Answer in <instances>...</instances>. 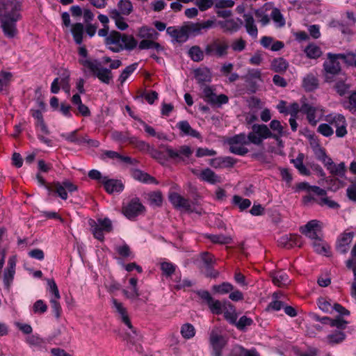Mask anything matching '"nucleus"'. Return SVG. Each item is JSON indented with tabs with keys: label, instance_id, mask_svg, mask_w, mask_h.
Masks as SVG:
<instances>
[{
	"label": "nucleus",
	"instance_id": "34",
	"mask_svg": "<svg viewBox=\"0 0 356 356\" xmlns=\"http://www.w3.org/2000/svg\"><path fill=\"white\" fill-rule=\"evenodd\" d=\"M289 67V63L282 57L274 58L270 63V69L275 72H284Z\"/></svg>",
	"mask_w": 356,
	"mask_h": 356
},
{
	"label": "nucleus",
	"instance_id": "53",
	"mask_svg": "<svg viewBox=\"0 0 356 356\" xmlns=\"http://www.w3.org/2000/svg\"><path fill=\"white\" fill-rule=\"evenodd\" d=\"M339 60H342L348 66H355L356 54L352 51L345 54H337Z\"/></svg>",
	"mask_w": 356,
	"mask_h": 356
},
{
	"label": "nucleus",
	"instance_id": "10",
	"mask_svg": "<svg viewBox=\"0 0 356 356\" xmlns=\"http://www.w3.org/2000/svg\"><path fill=\"white\" fill-rule=\"evenodd\" d=\"M325 121L332 127L335 128L336 136L343 138L347 134V126L346 118L340 113H330L325 116Z\"/></svg>",
	"mask_w": 356,
	"mask_h": 356
},
{
	"label": "nucleus",
	"instance_id": "62",
	"mask_svg": "<svg viewBox=\"0 0 356 356\" xmlns=\"http://www.w3.org/2000/svg\"><path fill=\"white\" fill-rule=\"evenodd\" d=\"M330 172L333 175L339 177H343L346 172V166L343 162L339 164L334 163L331 167L329 168Z\"/></svg>",
	"mask_w": 356,
	"mask_h": 356
},
{
	"label": "nucleus",
	"instance_id": "30",
	"mask_svg": "<svg viewBox=\"0 0 356 356\" xmlns=\"http://www.w3.org/2000/svg\"><path fill=\"white\" fill-rule=\"evenodd\" d=\"M132 177L139 181L145 183V184H157L158 181L156 179L149 174L144 172L140 170H134L132 171Z\"/></svg>",
	"mask_w": 356,
	"mask_h": 356
},
{
	"label": "nucleus",
	"instance_id": "54",
	"mask_svg": "<svg viewBox=\"0 0 356 356\" xmlns=\"http://www.w3.org/2000/svg\"><path fill=\"white\" fill-rule=\"evenodd\" d=\"M346 338L344 332L337 331L327 337V343L331 345L341 343Z\"/></svg>",
	"mask_w": 356,
	"mask_h": 356
},
{
	"label": "nucleus",
	"instance_id": "35",
	"mask_svg": "<svg viewBox=\"0 0 356 356\" xmlns=\"http://www.w3.org/2000/svg\"><path fill=\"white\" fill-rule=\"evenodd\" d=\"M243 18L247 32L251 36L256 38L258 34V30L257 26L254 24V19L253 17L250 14H245L243 15Z\"/></svg>",
	"mask_w": 356,
	"mask_h": 356
},
{
	"label": "nucleus",
	"instance_id": "17",
	"mask_svg": "<svg viewBox=\"0 0 356 356\" xmlns=\"http://www.w3.org/2000/svg\"><path fill=\"white\" fill-rule=\"evenodd\" d=\"M243 79L253 92L257 90L258 83L263 82L261 72L259 69H248L246 74L243 76Z\"/></svg>",
	"mask_w": 356,
	"mask_h": 356
},
{
	"label": "nucleus",
	"instance_id": "63",
	"mask_svg": "<svg viewBox=\"0 0 356 356\" xmlns=\"http://www.w3.org/2000/svg\"><path fill=\"white\" fill-rule=\"evenodd\" d=\"M253 321L252 318L247 317L246 316H243L238 321L236 320V323L233 325H234L239 330H244L246 327L251 325Z\"/></svg>",
	"mask_w": 356,
	"mask_h": 356
},
{
	"label": "nucleus",
	"instance_id": "23",
	"mask_svg": "<svg viewBox=\"0 0 356 356\" xmlns=\"http://www.w3.org/2000/svg\"><path fill=\"white\" fill-rule=\"evenodd\" d=\"M300 111L303 113L306 114L307 119L311 125L315 126L317 124L319 120V118L317 115V108L314 107L309 104H303L300 108Z\"/></svg>",
	"mask_w": 356,
	"mask_h": 356
},
{
	"label": "nucleus",
	"instance_id": "39",
	"mask_svg": "<svg viewBox=\"0 0 356 356\" xmlns=\"http://www.w3.org/2000/svg\"><path fill=\"white\" fill-rule=\"evenodd\" d=\"M188 54L194 62H200L203 60L205 52L200 46L194 45L189 49Z\"/></svg>",
	"mask_w": 356,
	"mask_h": 356
},
{
	"label": "nucleus",
	"instance_id": "27",
	"mask_svg": "<svg viewBox=\"0 0 356 356\" xmlns=\"http://www.w3.org/2000/svg\"><path fill=\"white\" fill-rule=\"evenodd\" d=\"M200 179L211 184L221 182V178L217 175L212 170L207 168L200 171Z\"/></svg>",
	"mask_w": 356,
	"mask_h": 356
},
{
	"label": "nucleus",
	"instance_id": "43",
	"mask_svg": "<svg viewBox=\"0 0 356 356\" xmlns=\"http://www.w3.org/2000/svg\"><path fill=\"white\" fill-rule=\"evenodd\" d=\"M312 245L314 251L318 254L327 255L330 250L329 245L323 241L322 237L314 241H312Z\"/></svg>",
	"mask_w": 356,
	"mask_h": 356
},
{
	"label": "nucleus",
	"instance_id": "32",
	"mask_svg": "<svg viewBox=\"0 0 356 356\" xmlns=\"http://www.w3.org/2000/svg\"><path fill=\"white\" fill-rule=\"evenodd\" d=\"M109 15L111 18L115 21V25L118 29L124 31L128 28V24L124 21V18L120 15V13L118 10H111Z\"/></svg>",
	"mask_w": 356,
	"mask_h": 356
},
{
	"label": "nucleus",
	"instance_id": "56",
	"mask_svg": "<svg viewBox=\"0 0 356 356\" xmlns=\"http://www.w3.org/2000/svg\"><path fill=\"white\" fill-rule=\"evenodd\" d=\"M181 334L184 339H189L195 334L194 326L191 323H185L181 327Z\"/></svg>",
	"mask_w": 356,
	"mask_h": 356
},
{
	"label": "nucleus",
	"instance_id": "64",
	"mask_svg": "<svg viewBox=\"0 0 356 356\" xmlns=\"http://www.w3.org/2000/svg\"><path fill=\"white\" fill-rule=\"evenodd\" d=\"M317 131L325 137H330L334 134V130L328 122L319 124Z\"/></svg>",
	"mask_w": 356,
	"mask_h": 356
},
{
	"label": "nucleus",
	"instance_id": "20",
	"mask_svg": "<svg viewBox=\"0 0 356 356\" xmlns=\"http://www.w3.org/2000/svg\"><path fill=\"white\" fill-rule=\"evenodd\" d=\"M16 261L15 256H12L8 259V267L5 269L3 273V283L7 289H9L14 279Z\"/></svg>",
	"mask_w": 356,
	"mask_h": 356
},
{
	"label": "nucleus",
	"instance_id": "19",
	"mask_svg": "<svg viewBox=\"0 0 356 356\" xmlns=\"http://www.w3.org/2000/svg\"><path fill=\"white\" fill-rule=\"evenodd\" d=\"M167 33L172 38V41L178 43H183L188 40V35L184 24L180 28L169 26L166 29Z\"/></svg>",
	"mask_w": 356,
	"mask_h": 356
},
{
	"label": "nucleus",
	"instance_id": "36",
	"mask_svg": "<svg viewBox=\"0 0 356 356\" xmlns=\"http://www.w3.org/2000/svg\"><path fill=\"white\" fill-rule=\"evenodd\" d=\"M71 32L74 42L77 44H81L83 42V35L84 26L81 23H75L72 26Z\"/></svg>",
	"mask_w": 356,
	"mask_h": 356
},
{
	"label": "nucleus",
	"instance_id": "25",
	"mask_svg": "<svg viewBox=\"0 0 356 356\" xmlns=\"http://www.w3.org/2000/svg\"><path fill=\"white\" fill-rule=\"evenodd\" d=\"M102 184H104L106 191L109 194L120 193L124 189L123 184L117 179H108L106 177H104Z\"/></svg>",
	"mask_w": 356,
	"mask_h": 356
},
{
	"label": "nucleus",
	"instance_id": "42",
	"mask_svg": "<svg viewBox=\"0 0 356 356\" xmlns=\"http://www.w3.org/2000/svg\"><path fill=\"white\" fill-rule=\"evenodd\" d=\"M231 356H259V355L254 349L247 350L237 346L232 349Z\"/></svg>",
	"mask_w": 356,
	"mask_h": 356
},
{
	"label": "nucleus",
	"instance_id": "15",
	"mask_svg": "<svg viewBox=\"0 0 356 356\" xmlns=\"http://www.w3.org/2000/svg\"><path fill=\"white\" fill-rule=\"evenodd\" d=\"M300 232L313 241L322 237L321 227L318 220L309 221L304 227H300Z\"/></svg>",
	"mask_w": 356,
	"mask_h": 356
},
{
	"label": "nucleus",
	"instance_id": "24",
	"mask_svg": "<svg viewBox=\"0 0 356 356\" xmlns=\"http://www.w3.org/2000/svg\"><path fill=\"white\" fill-rule=\"evenodd\" d=\"M112 302L116 311L120 315L122 321L132 331L133 334H136V330L134 329L130 319L128 316L127 309L121 302H119L116 299H113Z\"/></svg>",
	"mask_w": 356,
	"mask_h": 356
},
{
	"label": "nucleus",
	"instance_id": "26",
	"mask_svg": "<svg viewBox=\"0 0 356 356\" xmlns=\"http://www.w3.org/2000/svg\"><path fill=\"white\" fill-rule=\"evenodd\" d=\"M273 282L279 287H284L291 282L288 275L283 270H280L272 274Z\"/></svg>",
	"mask_w": 356,
	"mask_h": 356
},
{
	"label": "nucleus",
	"instance_id": "57",
	"mask_svg": "<svg viewBox=\"0 0 356 356\" xmlns=\"http://www.w3.org/2000/svg\"><path fill=\"white\" fill-rule=\"evenodd\" d=\"M148 201L152 206L160 207L163 202L161 193L160 191H154L149 193Z\"/></svg>",
	"mask_w": 356,
	"mask_h": 356
},
{
	"label": "nucleus",
	"instance_id": "6",
	"mask_svg": "<svg viewBox=\"0 0 356 356\" xmlns=\"http://www.w3.org/2000/svg\"><path fill=\"white\" fill-rule=\"evenodd\" d=\"M229 44L225 40L215 38L207 44L204 48L207 56L225 58L228 54Z\"/></svg>",
	"mask_w": 356,
	"mask_h": 356
},
{
	"label": "nucleus",
	"instance_id": "31",
	"mask_svg": "<svg viewBox=\"0 0 356 356\" xmlns=\"http://www.w3.org/2000/svg\"><path fill=\"white\" fill-rule=\"evenodd\" d=\"M271 7L270 3H266L263 8L255 10L254 15L259 19V22L263 26L268 25L270 23V17L266 12Z\"/></svg>",
	"mask_w": 356,
	"mask_h": 356
},
{
	"label": "nucleus",
	"instance_id": "9",
	"mask_svg": "<svg viewBox=\"0 0 356 356\" xmlns=\"http://www.w3.org/2000/svg\"><path fill=\"white\" fill-rule=\"evenodd\" d=\"M46 188L49 195L56 194L63 200H67V192L72 193L77 190V186L70 181L54 182L52 185H47Z\"/></svg>",
	"mask_w": 356,
	"mask_h": 356
},
{
	"label": "nucleus",
	"instance_id": "47",
	"mask_svg": "<svg viewBox=\"0 0 356 356\" xmlns=\"http://www.w3.org/2000/svg\"><path fill=\"white\" fill-rule=\"evenodd\" d=\"M270 17L277 27L284 26L286 24L285 19L278 8H273Z\"/></svg>",
	"mask_w": 356,
	"mask_h": 356
},
{
	"label": "nucleus",
	"instance_id": "45",
	"mask_svg": "<svg viewBox=\"0 0 356 356\" xmlns=\"http://www.w3.org/2000/svg\"><path fill=\"white\" fill-rule=\"evenodd\" d=\"M103 156L111 159H117L122 162L132 163V159L131 157L122 156L115 151L106 150L104 152Z\"/></svg>",
	"mask_w": 356,
	"mask_h": 356
},
{
	"label": "nucleus",
	"instance_id": "14",
	"mask_svg": "<svg viewBox=\"0 0 356 356\" xmlns=\"http://www.w3.org/2000/svg\"><path fill=\"white\" fill-rule=\"evenodd\" d=\"M145 210V207L140 202L138 197L132 198L129 202L122 207L124 215L131 220L143 213Z\"/></svg>",
	"mask_w": 356,
	"mask_h": 356
},
{
	"label": "nucleus",
	"instance_id": "46",
	"mask_svg": "<svg viewBox=\"0 0 356 356\" xmlns=\"http://www.w3.org/2000/svg\"><path fill=\"white\" fill-rule=\"evenodd\" d=\"M232 203L237 206L241 211L248 209L251 205V201L249 199L243 198L237 195L233 196Z\"/></svg>",
	"mask_w": 356,
	"mask_h": 356
},
{
	"label": "nucleus",
	"instance_id": "13",
	"mask_svg": "<svg viewBox=\"0 0 356 356\" xmlns=\"http://www.w3.org/2000/svg\"><path fill=\"white\" fill-rule=\"evenodd\" d=\"M90 225L94 237L101 241L104 239V232H111L113 229L111 220L107 218H99L97 222L93 220Z\"/></svg>",
	"mask_w": 356,
	"mask_h": 356
},
{
	"label": "nucleus",
	"instance_id": "51",
	"mask_svg": "<svg viewBox=\"0 0 356 356\" xmlns=\"http://www.w3.org/2000/svg\"><path fill=\"white\" fill-rule=\"evenodd\" d=\"M305 52L308 58L313 59L319 58L322 54L321 48L314 44H310L307 46Z\"/></svg>",
	"mask_w": 356,
	"mask_h": 356
},
{
	"label": "nucleus",
	"instance_id": "21",
	"mask_svg": "<svg viewBox=\"0 0 356 356\" xmlns=\"http://www.w3.org/2000/svg\"><path fill=\"white\" fill-rule=\"evenodd\" d=\"M59 77L54 79L51 86V92L57 94L60 90V85L70 83V72L66 69H61L58 72Z\"/></svg>",
	"mask_w": 356,
	"mask_h": 356
},
{
	"label": "nucleus",
	"instance_id": "55",
	"mask_svg": "<svg viewBox=\"0 0 356 356\" xmlns=\"http://www.w3.org/2000/svg\"><path fill=\"white\" fill-rule=\"evenodd\" d=\"M140 124L143 126L144 129L147 134H148L151 136L156 137L160 140H166V135L162 132L157 133L155 129L146 124L144 121L140 120Z\"/></svg>",
	"mask_w": 356,
	"mask_h": 356
},
{
	"label": "nucleus",
	"instance_id": "41",
	"mask_svg": "<svg viewBox=\"0 0 356 356\" xmlns=\"http://www.w3.org/2000/svg\"><path fill=\"white\" fill-rule=\"evenodd\" d=\"M304 154L302 153L298 154V156L291 160L294 166L298 170L299 172L303 175H309V170L303 164Z\"/></svg>",
	"mask_w": 356,
	"mask_h": 356
},
{
	"label": "nucleus",
	"instance_id": "49",
	"mask_svg": "<svg viewBox=\"0 0 356 356\" xmlns=\"http://www.w3.org/2000/svg\"><path fill=\"white\" fill-rule=\"evenodd\" d=\"M138 48L140 49H154L158 51L162 50L161 44L151 39H143L141 40L138 44Z\"/></svg>",
	"mask_w": 356,
	"mask_h": 356
},
{
	"label": "nucleus",
	"instance_id": "16",
	"mask_svg": "<svg viewBox=\"0 0 356 356\" xmlns=\"http://www.w3.org/2000/svg\"><path fill=\"white\" fill-rule=\"evenodd\" d=\"M169 200L176 209H182L188 212L195 211L193 204L188 199L184 198L177 193H170Z\"/></svg>",
	"mask_w": 356,
	"mask_h": 356
},
{
	"label": "nucleus",
	"instance_id": "12",
	"mask_svg": "<svg viewBox=\"0 0 356 356\" xmlns=\"http://www.w3.org/2000/svg\"><path fill=\"white\" fill-rule=\"evenodd\" d=\"M188 37L197 36L207 32L215 25V20L208 19L202 22H188L184 24Z\"/></svg>",
	"mask_w": 356,
	"mask_h": 356
},
{
	"label": "nucleus",
	"instance_id": "48",
	"mask_svg": "<svg viewBox=\"0 0 356 356\" xmlns=\"http://www.w3.org/2000/svg\"><path fill=\"white\" fill-rule=\"evenodd\" d=\"M227 302L228 301L221 302L220 300L213 299L208 307L212 314L219 315L222 314L223 309L225 306V302Z\"/></svg>",
	"mask_w": 356,
	"mask_h": 356
},
{
	"label": "nucleus",
	"instance_id": "38",
	"mask_svg": "<svg viewBox=\"0 0 356 356\" xmlns=\"http://www.w3.org/2000/svg\"><path fill=\"white\" fill-rule=\"evenodd\" d=\"M138 37L143 39L156 40L159 36V33L151 27L142 26L138 30Z\"/></svg>",
	"mask_w": 356,
	"mask_h": 356
},
{
	"label": "nucleus",
	"instance_id": "1",
	"mask_svg": "<svg viewBox=\"0 0 356 356\" xmlns=\"http://www.w3.org/2000/svg\"><path fill=\"white\" fill-rule=\"evenodd\" d=\"M22 6L14 0H0V23L4 35L14 38L17 35V22L21 19Z\"/></svg>",
	"mask_w": 356,
	"mask_h": 356
},
{
	"label": "nucleus",
	"instance_id": "11",
	"mask_svg": "<svg viewBox=\"0 0 356 356\" xmlns=\"http://www.w3.org/2000/svg\"><path fill=\"white\" fill-rule=\"evenodd\" d=\"M248 140L246 135L240 134L227 140V144L229 146V151L236 155L244 156L248 152V149L245 145H248Z\"/></svg>",
	"mask_w": 356,
	"mask_h": 356
},
{
	"label": "nucleus",
	"instance_id": "61",
	"mask_svg": "<svg viewBox=\"0 0 356 356\" xmlns=\"http://www.w3.org/2000/svg\"><path fill=\"white\" fill-rule=\"evenodd\" d=\"M138 63H135L127 66L121 73L119 76V81L122 84L127 78L136 70Z\"/></svg>",
	"mask_w": 356,
	"mask_h": 356
},
{
	"label": "nucleus",
	"instance_id": "40",
	"mask_svg": "<svg viewBox=\"0 0 356 356\" xmlns=\"http://www.w3.org/2000/svg\"><path fill=\"white\" fill-rule=\"evenodd\" d=\"M212 165L215 168H230L236 163V159L231 156L216 159Z\"/></svg>",
	"mask_w": 356,
	"mask_h": 356
},
{
	"label": "nucleus",
	"instance_id": "33",
	"mask_svg": "<svg viewBox=\"0 0 356 356\" xmlns=\"http://www.w3.org/2000/svg\"><path fill=\"white\" fill-rule=\"evenodd\" d=\"M222 314H224L225 318L229 321L230 324H234L236 323L237 320V314L236 313V309L233 305H232L229 301L225 302V306L223 309Z\"/></svg>",
	"mask_w": 356,
	"mask_h": 356
},
{
	"label": "nucleus",
	"instance_id": "22",
	"mask_svg": "<svg viewBox=\"0 0 356 356\" xmlns=\"http://www.w3.org/2000/svg\"><path fill=\"white\" fill-rule=\"evenodd\" d=\"M354 232H343L340 235L337 243V250L341 253L345 254L348 252L349 245L353 241Z\"/></svg>",
	"mask_w": 356,
	"mask_h": 356
},
{
	"label": "nucleus",
	"instance_id": "18",
	"mask_svg": "<svg viewBox=\"0 0 356 356\" xmlns=\"http://www.w3.org/2000/svg\"><path fill=\"white\" fill-rule=\"evenodd\" d=\"M278 243L281 247L290 249L293 247H301L302 241L300 236L290 234L281 236L278 240Z\"/></svg>",
	"mask_w": 356,
	"mask_h": 356
},
{
	"label": "nucleus",
	"instance_id": "44",
	"mask_svg": "<svg viewBox=\"0 0 356 356\" xmlns=\"http://www.w3.org/2000/svg\"><path fill=\"white\" fill-rule=\"evenodd\" d=\"M270 128L274 131V133H272V136L270 138L277 139L283 136L284 127L279 120H272L270 123Z\"/></svg>",
	"mask_w": 356,
	"mask_h": 356
},
{
	"label": "nucleus",
	"instance_id": "50",
	"mask_svg": "<svg viewBox=\"0 0 356 356\" xmlns=\"http://www.w3.org/2000/svg\"><path fill=\"white\" fill-rule=\"evenodd\" d=\"M118 7L120 15L127 16L133 11V5L129 0H120L118 3Z\"/></svg>",
	"mask_w": 356,
	"mask_h": 356
},
{
	"label": "nucleus",
	"instance_id": "58",
	"mask_svg": "<svg viewBox=\"0 0 356 356\" xmlns=\"http://www.w3.org/2000/svg\"><path fill=\"white\" fill-rule=\"evenodd\" d=\"M78 130H74L70 133L61 134L60 136L70 143H73L77 145H82V137L79 138L77 136Z\"/></svg>",
	"mask_w": 356,
	"mask_h": 356
},
{
	"label": "nucleus",
	"instance_id": "2",
	"mask_svg": "<svg viewBox=\"0 0 356 356\" xmlns=\"http://www.w3.org/2000/svg\"><path fill=\"white\" fill-rule=\"evenodd\" d=\"M163 151L153 150L152 156L159 161L161 164H165L168 159H171L176 163H186L193 153V149L188 145L179 146L178 149H174L170 145H161Z\"/></svg>",
	"mask_w": 356,
	"mask_h": 356
},
{
	"label": "nucleus",
	"instance_id": "59",
	"mask_svg": "<svg viewBox=\"0 0 356 356\" xmlns=\"http://www.w3.org/2000/svg\"><path fill=\"white\" fill-rule=\"evenodd\" d=\"M212 289L216 293L226 294L233 291L234 286L229 282H223L218 285H213Z\"/></svg>",
	"mask_w": 356,
	"mask_h": 356
},
{
	"label": "nucleus",
	"instance_id": "29",
	"mask_svg": "<svg viewBox=\"0 0 356 356\" xmlns=\"http://www.w3.org/2000/svg\"><path fill=\"white\" fill-rule=\"evenodd\" d=\"M72 103L77 106L78 113L84 116L88 117L90 115V109L87 106L82 103L81 97L79 94H75L71 99Z\"/></svg>",
	"mask_w": 356,
	"mask_h": 356
},
{
	"label": "nucleus",
	"instance_id": "60",
	"mask_svg": "<svg viewBox=\"0 0 356 356\" xmlns=\"http://www.w3.org/2000/svg\"><path fill=\"white\" fill-rule=\"evenodd\" d=\"M195 79L198 82H207L210 81V72L209 69H198L195 71Z\"/></svg>",
	"mask_w": 356,
	"mask_h": 356
},
{
	"label": "nucleus",
	"instance_id": "8",
	"mask_svg": "<svg viewBox=\"0 0 356 356\" xmlns=\"http://www.w3.org/2000/svg\"><path fill=\"white\" fill-rule=\"evenodd\" d=\"M272 132L266 124H254L252 127V131H250L246 138L248 139L247 143L248 144L252 143L259 145L262 143L264 139L270 138Z\"/></svg>",
	"mask_w": 356,
	"mask_h": 356
},
{
	"label": "nucleus",
	"instance_id": "52",
	"mask_svg": "<svg viewBox=\"0 0 356 356\" xmlns=\"http://www.w3.org/2000/svg\"><path fill=\"white\" fill-rule=\"evenodd\" d=\"M207 237L213 243L225 245L230 243L232 241L230 236L224 234H210Z\"/></svg>",
	"mask_w": 356,
	"mask_h": 356
},
{
	"label": "nucleus",
	"instance_id": "4",
	"mask_svg": "<svg viewBox=\"0 0 356 356\" xmlns=\"http://www.w3.org/2000/svg\"><path fill=\"white\" fill-rule=\"evenodd\" d=\"M80 63L88 68L104 83L108 84L113 79L111 70L103 67L102 63L97 60L86 58L80 60Z\"/></svg>",
	"mask_w": 356,
	"mask_h": 356
},
{
	"label": "nucleus",
	"instance_id": "5",
	"mask_svg": "<svg viewBox=\"0 0 356 356\" xmlns=\"http://www.w3.org/2000/svg\"><path fill=\"white\" fill-rule=\"evenodd\" d=\"M209 346L211 356H222V350L227 343V338L220 328L214 327L209 333Z\"/></svg>",
	"mask_w": 356,
	"mask_h": 356
},
{
	"label": "nucleus",
	"instance_id": "37",
	"mask_svg": "<svg viewBox=\"0 0 356 356\" xmlns=\"http://www.w3.org/2000/svg\"><path fill=\"white\" fill-rule=\"evenodd\" d=\"M318 80L313 74H307L303 79L302 86L307 91H313L318 88Z\"/></svg>",
	"mask_w": 356,
	"mask_h": 356
},
{
	"label": "nucleus",
	"instance_id": "7",
	"mask_svg": "<svg viewBox=\"0 0 356 356\" xmlns=\"http://www.w3.org/2000/svg\"><path fill=\"white\" fill-rule=\"evenodd\" d=\"M339 60L337 54L328 53L327 54V60L323 63L325 79L327 82H332L334 76L338 75L341 72V68Z\"/></svg>",
	"mask_w": 356,
	"mask_h": 356
},
{
	"label": "nucleus",
	"instance_id": "28",
	"mask_svg": "<svg viewBox=\"0 0 356 356\" xmlns=\"http://www.w3.org/2000/svg\"><path fill=\"white\" fill-rule=\"evenodd\" d=\"M177 127L181 131V135L190 136L197 138H200L201 136L200 134L197 131L193 129L188 122L186 120L179 122Z\"/></svg>",
	"mask_w": 356,
	"mask_h": 356
},
{
	"label": "nucleus",
	"instance_id": "3",
	"mask_svg": "<svg viewBox=\"0 0 356 356\" xmlns=\"http://www.w3.org/2000/svg\"><path fill=\"white\" fill-rule=\"evenodd\" d=\"M105 43L113 52H120L124 49L133 50L138 44L137 40L131 35L121 34L113 31L105 38Z\"/></svg>",
	"mask_w": 356,
	"mask_h": 356
}]
</instances>
